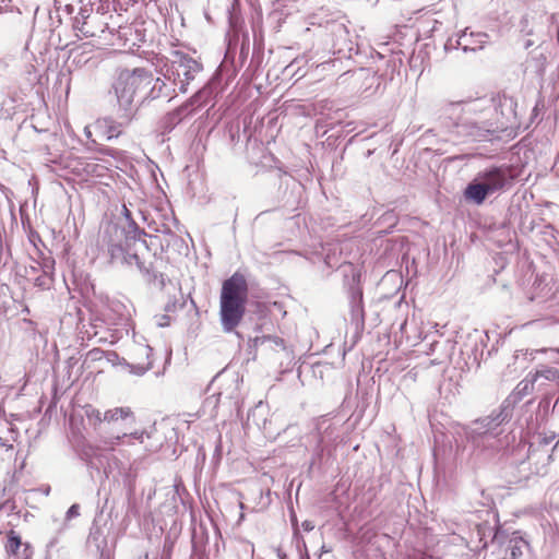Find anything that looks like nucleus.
I'll return each instance as SVG.
<instances>
[{"instance_id": "nucleus-1", "label": "nucleus", "mask_w": 559, "mask_h": 559, "mask_svg": "<svg viewBox=\"0 0 559 559\" xmlns=\"http://www.w3.org/2000/svg\"><path fill=\"white\" fill-rule=\"evenodd\" d=\"M165 82L154 78L152 72L136 68L122 70L114 83V91L120 109L126 111L127 120L138 103L147 98L155 99L163 95Z\"/></svg>"}, {"instance_id": "nucleus-2", "label": "nucleus", "mask_w": 559, "mask_h": 559, "mask_svg": "<svg viewBox=\"0 0 559 559\" xmlns=\"http://www.w3.org/2000/svg\"><path fill=\"white\" fill-rule=\"evenodd\" d=\"M248 299V285L243 275L235 273L223 283L221 292V323L225 332H233L241 322Z\"/></svg>"}, {"instance_id": "nucleus-3", "label": "nucleus", "mask_w": 559, "mask_h": 559, "mask_svg": "<svg viewBox=\"0 0 559 559\" xmlns=\"http://www.w3.org/2000/svg\"><path fill=\"white\" fill-rule=\"evenodd\" d=\"M513 180L510 167L492 166L479 171L464 190V197L477 205L485 200L507 189Z\"/></svg>"}, {"instance_id": "nucleus-4", "label": "nucleus", "mask_w": 559, "mask_h": 559, "mask_svg": "<svg viewBox=\"0 0 559 559\" xmlns=\"http://www.w3.org/2000/svg\"><path fill=\"white\" fill-rule=\"evenodd\" d=\"M509 415L504 409H500L498 413L475 420L469 427L468 435L476 447H493L489 441L496 439L502 430L500 426L508 419Z\"/></svg>"}, {"instance_id": "nucleus-5", "label": "nucleus", "mask_w": 559, "mask_h": 559, "mask_svg": "<svg viewBox=\"0 0 559 559\" xmlns=\"http://www.w3.org/2000/svg\"><path fill=\"white\" fill-rule=\"evenodd\" d=\"M201 64L193 58L176 51L174 52L173 60L165 76L173 80L174 83H179V92L186 93L187 86L195 78V74L201 71Z\"/></svg>"}, {"instance_id": "nucleus-6", "label": "nucleus", "mask_w": 559, "mask_h": 559, "mask_svg": "<svg viewBox=\"0 0 559 559\" xmlns=\"http://www.w3.org/2000/svg\"><path fill=\"white\" fill-rule=\"evenodd\" d=\"M492 123L487 121L465 120L455 127V132L460 138L481 141L492 131Z\"/></svg>"}, {"instance_id": "nucleus-7", "label": "nucleus", "mask_w": 559, "mask_h": 559, "mask_svg": "<svg viewBox=\"0 0 559 559\" xmlns=\"http://www.w3.org/2000/svg\"><path fill=\"white\" fill-rule=\"evenodd\" d=\"M4 548L8 559H29L32 556L31 546L23 543L20 535L14 531H9L3 537Z\"/></svg>"}, {"instance_id": "nucleus-8", "label": "nucleus", "mask_w": 559, "mask_h": 559, "mask_svg": "<svg viewBox=\"0 0 559 559\" xmlns=\"http://www.w3.org/2000/svg\"><path fill=\"white\" fill-rule=\"evenodd\" d=\"M150 436L144 430L134 431V432H123L122 435L110 436L105 441V443L114 449L117 445H135V444H144L145 439H148Z\"/></svg>"}, {"instance_id": "nucleus-9", "label": "nucleus", "mask_w": 559, "mask_h": 559, "mask_svg": "<svg viewBox=\"0 0 559 559\" xmlns=\"http://www.w3.org/2000/svg\"><path fill=\"white\" fill-rule=\"evenodd\" d=\"M109 253L112 262H120L129 266H136L140 271H144L145 267L141 262L139 255L135 252L124 251L121 246L112 245L109 248Z\"/></svg>"}, {"instance_id": "nucleus-10", "label": "nucleus", "mask_w": 559, "mask_h": 559, "mask_svg": "<svg viewBox=\"0 0 559 559\" xmlns=\"http://www.w3.org/2000/svg\"><path fill=\"white\" fill-rule=\"evenodd\" d=\"M80 2L82 3V7L78 15L74 17L73 26L85 37H92L94 36V32L87 27V19L91 16L93 11L92 2L91 0H80Z\"/></svg>"}, {"instance_id": "nucleus-11", "label": "nucleus", "mask_w": 559, "mask_h": 559, "mask_svg": "<svg viewBox=\"0 0 559 559\" xmlns=\"http://www.w3.org/2000/svg\"><path fill=\"white\" fill-rule=\"evenodd\" d=\"M126 117V115L123 116ZM127 119V118H124ZM130 120H126L124 122H118L112 118L106 117L97 120L95 127L108 139L117 138L121 134L123 127Z\"/></svg>"}, {"instance_id": "nucleus-12", "label": "nucleus", "mask_w": 559, "mask_h": 559, "mask_svg": "<svg viewBox=\"0 0 559 559\" xmlns=\"http://www.w3.org/2000/svg\"><path fill=\"white\" fill-rule=\"evenodd\" d=\"M151 354H152V348L150 346H147V345H139V346H136L135 355L138 357L144 356L146 358V361H136V362L130 364L129 365L130 372H132V373H134L136 376H142L147 370H150L152 368V361L150 360Z\"/></svg>"}, {"instance_id": "nucleus-13", "label": "nucleus", "mask_w": 559, "mask_h": 559, "mask_svg": "<svg viewBox=\"0 0 559 559\" xmlns=\"http://www.w3.org/2000/svg\"><path fill=\"white\" fill-rule=\"evenodd\" d=\"M105 423L115 424L119 420L122 421H134V415L130 407H115L104 413Z\"/></svg>"}, {"instance_id": "nucleus-14", "label": "nucleus", "mask_w": 559, "mask_h": 559, "mask_svg": "<svg viewBox=\"0 0 559 559\" xmlns=\"http://www.w3.org/2000/svg\"><path fill=\"white\" fill-rule=\"evenodd\" d=\"M469 36H471V37H474V34H473V33H471V34H469ZM467 37H468V34H467V31L465 29V31L463 32V34L460 36L459 40H457V45H459L460 47H462V49H463L464 51H467V50H473V51H475V50H477V49H481V48H483V45L487 41V38H488V36H487L486 34H484V33H478V34H476V35H475V37L477 38V39H476V43H478V46H477V47H471V48H469V47H468V43H469V41H468V38H467Z\"/></svg>"}, {"instance_id": "nucleus-15", "label": "nucleus", "mask_w": 559, "mask_h": 559, "mask_svg": "<svg viewBox=\"0 0 559 559\" xmlns=\"http://www.w3.org/2000/svg\"><path fill=\"white\" fill-rule=\"evenodd\" d=\"M85 416L88 420V423L93 426L100 425L102 423H105L104 413H102L99 409L95 408L92 405H86L84 407Z\"/></svg>"}, {"instance_id": "nucleus-16", "label": "nucleus", "mask_w": 559, "mask_h": 559, "mask_svg": "<svg viewBox=\"0 0 559 559\" xmlns=\"http://www.w3.org/2000/svg\"><path fill=\"white\" fill-rule=\"evenodd\" d=\"M538 378H545L546 380L555 381L559 379V371L555 368H545L538 370L533 374V381H537Z\"/></svg>"}, {"instance_id": "nucleus-17", "label": "nucleus", "mask_w": 559, "mask_h": 559, "mask_svg": "<svg viewBox=\"0 0 559 559\" xmlns=\"http://www.w3.org/2000/svg\"><path fill=\"white\" fill-rule=\"evenodd\" d=\"M122 215H123L126 222L128 223L129 231L134 233V234L138 233L139 227H138L136 223L134 222V219L132 218L131 212L127 207L126 204H123V206H122Z\"/></svg>"}, {"instance_id": "nucleus-18", "label": "nucleus", "mask_w": 559, "mask_h": 559, "mask_svg": "<svg viewBox=\"0 0 559 559\" xmlns=\"http://www.w3.org/2000/svg\"><path fill=\"white\" fill-rule=\"evenodd\" d=\"M10 432H11V439H3L2 437H0V450L1 449H5V450H9V449H12L13 448V444L12 442L15 441V430L13 428H10Z\"/></svg>"}, {"instance_id": "nucleus-19", "label": "nucleus", "mask_w": 559, "mask_h": 559, "mask_svg": "<svg viewBox=\"0 0 559 559\" xmlns=\"http://www.w3.org/2000/svg\"><path fill=\"white\" fill-rule=\"evenodd\" d=\"M534 382L535 381H533V378L532 379H525V380L521 381L518 384L516 389L519 390L520 393L521 392H527L528 390H531L533 388Z\"/></svg>"}, {"instance_id": "nucleus-20", "label": "nucleus", "mask_w": 559, "mask_h": 559, "mask_svg": "<svg viewBox=\"0 0 559 559\" xmlns=\"http://www.w3.org/2000/svg\"><path fill=\"white\" fill-rule=\"evenodd\" d=\"M80 515L79 504H72L66 513V520H71Z\"/></svg>"}, {"instance_id": "nucleus-21", "label": "nucleus", "mask_w": 559, "mask_h": 559, "mask_svg": "<svg viewBox=\"0 0 559 559\" xmlns=\"http://www.w3.org/2000/svg\"><path fill=\"white\" fill-rule=\"evenodd\" d=\"M159 326H167L169 325V318L166 316H162L160 320L157 322Z\"/></svg>"}, {"instance_id": "nucleus-22", "label": "nucleus", "mask_w": 559, "mask_h": 559, "mask_svg": "<svg viewBox=\"0 0 559 559\" xmlns=\"http://www.w3.org/2000/svg\"><path fill=\"white\" fill-rule=\"evenodd\" d=\"M304 528L306 531H311L313 528V525L310 522H305L304 523Z\"/></svg>"}, {"instance_id": "nucleus-23", "label": "nucleus", "mask_w": 559, "mask_h": 559, "mask_svg": "<svg viewBox=\"0 0 559 559\" xmlns=\"http://www.w3.org/2000/svg\"><path fill=\"white\" fill-rule=\"evenodd\" d=\"M107 324L108 325H117L118 323H117L116 319H109Z\"/></svg>"}, {"instance_id": "nucleus-24", "label": "nucleus", "mask_w": 559, "mask_h": 559, "mask_svg": "<svg viewBox=\"0 0 559 559\" xmlns=\"http://www.w3.org/2000/svg\"><path fill=\"white\" fill-rule=\"evenodd\" d=\"M84 131H85L86 136L90 139L92 133H91L88 127H85Z\"/></svg>"}, {"instance_id": "nucleus-25", "label": "nucleus", "mask_w": 559, "mask_h": 559, "mask_svg": "<svg viewBox=\"0 0 559 559\" xmlns=\"http://www.w3.org/2000/svg\"><path fill=\"white\" fill-rule=\"evenodd\" d=\"M0 537L3 539L4 536H2V533L0 532Z\"/></svg>"}]
</instances>
